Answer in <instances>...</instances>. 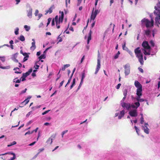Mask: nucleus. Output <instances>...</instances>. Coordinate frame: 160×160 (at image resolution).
Listing matches in <instances>:
<instances>
[{
  "instance_id": "2f4dec72",
  "label": "nucleus",
  "mask_w": 160,
  "mask_h": 160,
  "mask_svg": "<svg viewBox=\"0 0 160 160\" xmlns=\"http://www.w3.org/2000/svg\"><path fill=\"white\" fill-rule=\"evenodd\" d=\"M0 68L2 69H9L10 68V66H8L6 67H2L0 66Z\"/></svg>"
},
{
  "instance_id": "ea45409f",
  "label": "nucleus",
  "mask_w": 160,
  "mask_h": 160,
  "mask_svg": "<svg viewBox=\"0 0 160 160\" xmlns=\"http://www.w3.org/2000/svg\"><path fill=\"white\" fill-rule=\"evenodd\" d=\"M46 58V55L45 54H43L42 55H41L39 57V58L40 60H41L42 59H44L45 58Z\"/></svg>"
},
{
  "instance_id": "20e7f679",
  "label": "nucleus",
  "mask_w": 160,
  "mask_h": 160,
  "mask_svg": "<svg viewBox=\"0 0 160 160\" xmlns=\"http://www.w3.org/2000/svg\"><path fill=\"white\" fill-rule=\"evenodd\" d=\"M134 52L141 65H142L143 64V61L141 50L139 47H138L134 50Z\"/></svg>"
},
{
  "instance_id": "393cba45",
  "label": "nucleus",
  "mask_w": 160,
  "mask_h": 160,
  "mask_svg": "<svg viewBox=\"0 0 160 160\" xmlns=\"http://www.w3.org/2000/svg\"><path fill=\"white\" fill-rule=\"evenodd\" d=\"M91 31L90 30L89 32L88 33V40H87V44H88L89 43V42L91 39Z\"/></svg>"
},
{
  "instance_id": "4468645a",
  "label": "nucleus",
  "mask_w": 160,
  "mask_h": 160,
  "mask_svg": "<svg viewBox=\"0 0 160 160\" xmlns=\"http://www.w3.org/2000/svg\"><path fill=\"white\" fill-rule=\"evenodd\" d=\"M32 46L30 47V49L32 51H34L36 48V46L35 45V41L34 39H32Z\"/></svg>"
},
{
  "instance_id": "5fc2aeb1",
  "label": "nucleus",
  "mask_w": 160,
  "mask_h": 160,
  "mask_svg": "<svg viewBox=\"0 0 160 160\" xmlns=\"http://www.w3.org/2000/svg\"><path fill=\"white\" fill-rule=\"evenodd\" d=\"M68 132V130H65L62 132V138L63 137V135L65 134L66 133Z\"/></svg>"
},
{
  "instance_id": "e2e57ef3",
  "label": "nucleus",
  "mask_w": 160,
  "mask_h": 160,
  "mask_svg": "<svg viewBox=\"0 0 160 160\" xmlns=\"http://www.w3.org/2000/svg\"><path fill=\"white\" fill-rule=\"evenodd\" d=\"M33 122V121L32 120L28 122L27 123L26 125L27 126H28L32 123Z\"/></svg>"
},
{
  "instance_id": "f8f14e48",
  "label": "nucleus",
  "mask_w": 160,
  "mask_h": 160,
  "mask_svg": "<svg viewBox=\"0 0 160 160\" xmlns=\"http://www.w3.org/2000/svg\"><path fill=\"white\" fill-rule=\"evenodd\" d=\"M148 123H145L143 126H142V129L143 130L145 133L147 134L149 133V129L148 128Z\"/></svg>"
},
{
  "instance_id": "c756f323",
  "label": "nucleus",
  "mask_w": 160,
  "mask_h": 160,
  "mask_svg": "<svg viewBox=\"0 0 160 160\" xmlns=\"http://www.w3.org/2000/svg\"><path fill=\"white\" fill-rule=\"evenodd\" d=\"M24 28L27 31H28L30 29V27L27 25H24Z\"/></svg>"
},
{
  "instance_id": "a211bd4d",
  "label": "nucleus",
  "mask_w": 160,
  "mask_h": 160,
  "mask_svg": "<svg viewBox=\"0 0 160 160\" xmlns=\"http://www.w3.org/2000/svg\"><path fill=\"white\" fill-rule=\"evenodd\" d=\"M54 8V5L52 6L49 8L48 10L46 11L45 14H47L48 13H51L52 12V11L53 9Z\"/></svg>"
},
{
  "instance_id": "4d7b16f0",
  "label": "nucleus",
  "mask_w": 160,
  "mask_h": 160,
  "mask_svg": "<svg viewBox=\"0 0 160 160\" xmlns=\"http://www.w3.org/2000/svg\"><path fill=\"white\" fill-rule=\"evenodd\" d=\"M20 52L21 53H22V54H23V55L24 56H28V55L27 54V53H26V52H25V53H23L22 52V51H20Z\"/></svg>"
},
{
  "instance_id": "f03ea898",
  "label": "nucleus",
  "mask_w": 160,
  "mask_h": 160,
  "mask_svg": "<svg viewBox=\"0 0 160 160\" xmlns=\"http://www.w3.org/2000/svg\"><path fill=\"white\" fill-rule=\"evenodd\" d=\"M154 15L155 17V23L158 26L160 24V3H158L155 6Z\"/></svg>"
},
{
  "instance_id": "423d86ee",
  "label": "nucleus",
  "mask_w": 160,
  "mask_h": 160,
  "mask_svg": "<svg viewBox=\"0 0 160 160\" xmlns=\"http://www.w3.org/2000/svg\"><path fill=\"white\" fill-rule=\"evenodd\" d=\"M7 155H13L12 158H10V159H7L6 157H4L2 158L5 160H13L16 158V156L15 154L12 152H8L5 153L0 154V156H4Z\"/></svg>"
},
{
  "instance_id": "5701e85b",
  "label": "nucleus",
  "mask_w": 160,
  "mask_h": 160,
  "mask_svg": "<svg viewBox=\"0 0 160 160\" xmlns=\"http://www.w3.org/2000/svg\"><path fill=\"white\" fill-rule=\"evenodd\" d=\"M53 138L52 137H50L47 141L46 143L47 144L51 145L52 142Z\"/></svg>"
},
{
  "instance_id": "0eeeda50",
  "label": "nucleus",
  "mask_w": 160,
  "mask_h": 160,
  "mask_svg": "<svg viewBox=\"0 0 160 160\" xmlns=\"http://www.w3.org/2000/svg\"><path fill=\"white\" fill-rule=\"evenodd\" d=\"M141 97L136 96L135 98L132 96V101L134 102H138L140 103L139 102H142L144 101L145 100L142 98H140Z\"/></svg>"
},
{
  "instance_id": "412c9836",
  "label": "nucleus",
  "mask_w": 160,
  "mask_h": 160,
  "mask_svg": "<svg viewBox=\"0 0 160 160\" xmlns=\"http://www.w3.org/2000/svg\"><path fill=\"white\" fill-rule=\"evenodd\" d=\"M142 88H138L137 90V96L141 97L142 95Z\"/></svg>"
},
{
  "instance_id": "a19ab883",
  "label": "nucleus",
  "mask_w": 160,
  "mask_h": 160,
  "mask_svg": "<svg viewBox=\"0 0 160 160\" xmlns=\"http://www.w3.org/2000/svg\"><path fill=\"white\" fill-rule=\"evenodd\" d=\"M142 117L140 118V123L141 124H142L144 122V118L142 116V114H141Z\"/></svg>"
},
{
  "instance_id": "9b49d317",
  "label": "nucleus",
  "mask_w": 160,
  "mask_h": 160,
  "mask_svg": "<svg viewBox=\"0 0 160 160\" xmlns=\"http://www.w3.org/2000/svg\"><path fill=\"white\" fill-rule=\"evenodd\" d=\"M124 67L125 69V75H128L130 72V65L128 63L127 64L124 66Z\"/></svg>"
},
{
  "instance_id": "c85d7f7f",
  "label": "nucleus",
  "mask_w": 160,
  "mask_h": 160,
  "mask_svg": "<svg viewBox=\"0 0 160 160\" xmlns=\"http://www.w3.org/2000/svg\"><path fill=\"white\" fill-rule=\"evenodd\" d=\"M70 66V65L69 64H66L64 65V66L62 67L61 70L62 71H64L65 69Z\"/></svg>"
},
{
  "instance_id": "aec40b11",
  "label": "nucleus",
  "mask_w": 160,
  "mask_h": 160,
  "mask_svg": "<svg viewBox=\"0 0 160 160\" xmlns=\"http://www.w3.org/2000/svg\"><path fill=\"white\" fill-rule=\"evenodd\" d=\"M125 114V111L124 110H122L120 111L119 115L118 116V119H120L123 117Z\"/></svg>"
},
{
  "instance_id": "8fccbe9b",
  "label": "nucleus",
  "mask_w": 160,
  "mask_h": 160,
  "mask_svg": "<svg viewBox=\"0 0 160 160\" xmlns=\"http://www.w3.org/2000/svg\"><path fill=\"white\" fill-rule=\"evenodd\" d=\"M127 51L129 53L131 56L132 57H133V53L131 51L128 49V50H127Z\"/></svg>"
},
{
  "instance_id": "58836bf2",
  "label": "nucleus",
  "mask_w": 160,
  "mask_h": 160,
  "mask_svg": "<svg viewBox=\"0 0 160 160\" xmlns=\"http://www.w3.org/2000/svg\"><path fill=\"white\" fill-rule=\"evenodd\" d=\"M94 8H93L92 12H94L97 15L98 13H99L100 12V11L98 9H95L94 11Z\"/></svg>"
},
{
  "instance_id": "cd10ccee",
  "label": "nucleus",
  "mask_w": 160,
  "mask_h": 160,
  "mask_svg": "<svg viewBox=\"0 0 160 160\" xmlns=\"http://www.w3.org/2000/svg\"><path fill=\"white\" fill-rule=\"evenodd\" d=\"M151 33V31L149 29H148L145 31V34L147 36H149Z\"/></svg>"
},
{
  "instance_id": "79ce46f5",
  "label": "nucleus",
  "mask_w": 160,
  "mask_h": 160,
  "mask_svg": "<svg viewBox=\"0 0 160 160\" xmlns=\"http://www.w3.org/2000/svg\"><path fill=\"white\" fill-rule=\"evenodd\" d=\"M57 39L58 40V42H57V44H58L59 42H61L62 41V39L61 37H60V35H59L58 36L57 38Z\"/></svg>"
},
{
  "instance_id": "49530a36",
  "label": "nucleus",
  "mask_w": 160,
  "mask_h": 160,
  "mask_svg": "<svg viewBox=\"0 0 160 160\" xmlns=\"http://www.w3.org/2000/svg\"><path fill=\"white\" fill-rule=\"evenodd\" d=\"M19 70V68H14L13 69V70H14V71H15V72L16 73H20V72H18V71H17V70Z\"/></svg>"
},
{
  "instance_id": "09e8293b",
  "label": "nucleus",
  "mask_w": 160,
  "mask_h": 160,
  "mask_svg": "<svg viewBox=\"0 0 160 160\" xmlns=\"http://www.w3.org/2000/svg\"><path fill=\"white\" fill-rule=\"evenodd\" d=\"M83 81H81L80 83L79 86H78V88L77 91L81 87V86L82 85V84L83 83Z\"/></svg>"
},
{
  "instance_id": "052dcab7",
  "label": "nucleus",
  "mask_w": 160,
  "mask_h": 160,
  "mask_svg": "<svg viewBox=\"0 0 160 160\" xmlns=\"http://www.w3.org/2000/svg\"><path fill=\"white\" fill-rule=\"evenodd\" d=\"M27 90V89L26 88H25L24 90L22 91L20 93V94H22L23 93H25L26 91Z\"/></svg>"
},
{
  "instance_id": "69168bd1",
  "label": "nucleus",
  "mask_w": 160,
  "mask_h": 160,
  "mask_svg": "<svg viewBox=\"0 0 160 160\" xmlns=\"http://www.w3.org/2000/svg\"><path fill=\"white\" fill-rule=\"evenodd\" d=\"M55 18H54V19H53L52 20V26H53L54 25H55Z\"/></svg>"
},
{
  "instance_id": "4c0bfd02",
  "label": "nucleus",
  "mask_w": 160,
  "mask_h": 160,
  "mask_svg": "<svg viewBox=\"0 0 160 160\" xmlns=\"http://www.w3.org/2000/svg\"><path fill=\"white\" fill-rule=\"evenodd\" d=\"M21 81V79H15L13 80V82H15L16 83H20Z\"/></svg>"
},
{
  "instance_id": "b1692460",
  "label": "nucleus",
  "mask_w": 160,
  "mask_h": 160,
  "mask_svg": "<svg viewBox=\"0 0 160 160\" xmlns=\"http://www.w3.org/2000/svg\"><path fill=\"white\" fill-rule=\"evenodd\" d=\"M86 76L85 70H83L82 73L81 81H83L84 79Z\"/></svg>"
},
{
  "instance_id": "f257e3e1",
  "label": "nucleus",
  "mask_w": 160,
  "mask_h": 160,
  "mask_svg": "<svg viewBox=\"0 0 160 160\" xmlns=\"http://www.w3.org/2000/svg\"><path fill=\"white\" fill-rule=\"evenodd\" d=\"M142 46L143 48H142V50L143 52L146 55H150L153 56L155 55L157 52V49L155 48V50L153 51L149 45L148 42L145 41L143 42Z\"/></svg>"
},
{
  "instance_id": "c03bdc74",
  "label": "nucleus",
  "mask_w": 160,
  "mask_h": 160,
  "mask_svg": "<svg viewBox=\"0 0 160 160\" xmlns=\"http://www.w3.org/2000/svg\"><path fill=\"white\" fill-rule=\"evenodd\" d=\"M0 59L2 62H4L5 60V57L4 56H0Z\"/></svg>"
},
{
  "instance_id": "bb28decb",
  "label": "nucleus",
  "mask_w": 160,
  "mask_h": 160,
  "mask_svg": "<svg viewBox=\"0 0 160 160\" xmlns=\"http://www.w3.org/2000/svg\"><path fill=\"white\" fill-rule=\"evenodd\" d=\"M122 48L123 50L127 51L128 50V48L126 46V41H124L123 42L122 44Z\"/></svg>"
},
{
  "instance_id": "39448f33",
  "label": "nucleus",
  "mask_w": 160,
  "mask_h": 160,
  "mask_svg": "<svg viewBox=\"0 0 160 160\" xmlns=\"http://www.w3.org/2000/svg\"><path fill=\"white\" fill-rule=\"evenodd\" d=\"M153 15L151 14L150 15L151 18V21H149L147 19L144 18L141 20V22L142 24L145 25L147 28L151 27L153 26L154 21L152 17Z\"/></svg>"
},
{
  "instance_id": "6e6552de",
  "label": "nucleus",
  "mask_w": 160,
  "mask_h": 160,
  "mask_svg": "<svg viewBox=\"0 0 160 160\" xmlns=\"http://www.w3.org/2000/svg\"><path fill=\"white\" fill-rule=\"evenodd\" d=\"M133 109L131 110L129 112V114L131 117H136L138 115L137 109L138 108H133Z\"/></svg>"
},
{
  "instance_id": "6e6d98bb",
  "label": "nucleus",
  "mask_w": 160,
  "mask_h": 160,
  "mask_svg": "<svg viewBox=\"0 0 160 160\" xmlns=\"http://www.w3.org/2000/svg\"><path fill=\"white\" fill-rule=\"evenodd\" d=\"M50 111V110H48L46 111L45 112H44L42 113V115H44L48 113Z\"/></svg>"
},
{
  "instance_id": "4be33fe9",
  "label": "nucleus",
  "mask_w": 160,
  "mask_h": 160,
  "mask_svg": "<svg viewBox=\"0 0 160 160\" xmlns=\"http://www.w3.org/2000/svg\"><path fill=\"white\" fill-rule=\"evenodd\" d=\"M97 15L96 14L92 11L90 17L91 20L94 21L96 18Z\"/></svg>"
},
{
  "instance_id": "a878e982",
  "label": "nucleus",
  "mask_w": 160,
  "mask_h": 160,
  "mask_svg": "<svg viewBox=\"0 0 160 160\" xmlns=\"http://www.w3.org/2000/svg\"><path fill=\"white\" fill-rule=\"evenodd\" d=\"M55 22H56V23L57 28L58 29L59 28H60V26L59 25H58V24H59V23H58V16H56L55 17Z\"/></svg>"
},
{
  "instance_id": "bf43d9fd",
  "label": "nucleus",
  "mask_w": 160,
  "mask_h": 160,
  "mask_svg": "<svg viewBox=\"0 0 160 160\" xmlns=\"http://www.w3.org/2000/svg\"><path fill=\"white\" fill-rule=\"evenodd\" d=\"M38 12H39V11L38 10H36L35 13H34L35 15L36 16H38Z\"/></svg>"
},
{
  "instance_id": "72a5a7b5",
  "label": "nucleus",
  "mask_w": 160,
  "mask_h": 160,
  "mask_svg": "<svg viewBox=\"0 0 160 160\" xmlns=\"http://www.w3.org/2000/svg\"><path fill=\"white\" fill-rule=\"evenodd\" d=\"M157 30L156 29H153L152 31V35L153 37H154L156 33Z\"/></svg>"
},
{
  "instance_id": "473e14b6",
  "label": "nucleus",
  "mask_w": 160,
  "mask_h": 160,
  "mask_svg": "<svg viewBox=\"0 0 160 160\" xmlns=\"http://www.w3.org/2000/svg\"><path fill=\"white\" fill-rule=\"evenodd\" d=\"M75 79L74 78L73 80V82L72 83V84L71 86L70 87V89H72L73 86L75 85Z\"/></svg>"
},
{
  "instance_id": "1a4fd4ad",
  "label": "nucleus",
  "mask_w": 160,
  "mask_h": 160,
  "mask_svg": "<svg viewBox=\"0 0 160 160\" xmlns=\"http://www.w3.org/2000/svg\"><path fill=\"white\" fill-rule=\"evenodd\" d=\"M100 55L99 53L98 55V58L97 59V68L96 70V71L95 72V74H96L98 72L99 69L100 68L101 65H100V57L99 56Z\"/></svg>"
},
{
  "instance_id": "37998d69",
  "label": "nucleus",
  "mask_w": 160,
  "mask_h": 160,
  "mask_svg": "<svg viewBox=\"0 0 160 160\" xmlns=\"http://www.w3.org/2000/svg\"><path fill=\"white\" fill-rule=\"evenodd\" d=\"M150 43L152 47H154L155 46V43L153 40H151L150 41Z\"/></svg>"
},
{
  "instance_id": "3c124183",
  "label": "nucleus",
  "mask_w": 160,
  "mask_h": 160,
  "mask_svg": "<svg viewBox=\"0 0 160 160\" xmlns=\"http://www.w3.org/2000/svg\"><path fill=\"white\" fill-rule=\"evenodd\" d=\"M16 142L15 141H13L12 142L11 144L8 145V147H9L12 145H15L16 144Z\"/></svg>"
},
{
  "instance_id": "9d476101",
  "label": "nucleus",
  "mask_w": 160,
  "mask_h": 160,
  "mask_svg": "<svg viewBox=\"0 0 160 160\" xmlns=\"http://www.w3.org/2000/svg\"><path fill=\"white\" fill-rule=\"evenodd\" d=\"M100 55L99 53L98 55V58L97 59V68L96 70V71L95 72V74H96L98 72L99 69L100 68L101 65H100V57L99 56Z\"/></svg>"
},
{
  "instance_id": "13d9d810",
  "label": "nucleus",
  "mask_w": 160,
  "mask_h": 160,
  "mask_svg": "<svg viewBox=\"0 0 160 160\" xmlns=\"http://www.w3.org/2000/svg\"><path fill=\"white\" fill-rule=\"evenodd\" d=\"M38 20L42 16V14H41V13H39L38 14Z\"/></svg>"
},
{
  "instance_id": "774afa93",
  "label": "nucleus",
  "mask_w": 160,
  "mask_h": 160,
  "mask_svg": "<svg viewBox=\"0 0 160 160\" xmlns=\"http://www.w3.org/2000/svg\"><path fill=\"white\" fill-rule=\"evenodd\" d=\"M43 25V24L42 22H41L38 26V27L39 28H41L42 27Z\"/></svg>"
},
{
  "instance_id": "338daca9",
  "label": "nucleus",
  "mask_w": 160,
  "mask_h": 160,
  "mask_svg": "<svg viewBox=\"0 0 160 160\" xmlns=\"http://www.w3.org/2000/svg\"><path fill=\"white\" fill-rule=\"evenodd\" d=\"M82 0H78V3H77V5L78 6H79L80 3L81 2Z\"/></svg>"
},
{
  "instance_id": "f3484780",
  "label": "nucleus",
  "mask_w": 160,
  "mask_h": 160,
  "mask_svg": "<svg viewBox=\"0 0 160 160\" xmlns=\"http://www.w3.org/2000/svg\"><path fill=\"white\" fill-rule=\"evenodd\" d=\"M134 85L137 89L142 88V86L140 83L137 81H135L134 82Z\"/></svg>"
},
{
  "instance_id": "2eb2a0df",
  "label": "nucleus",
  "mask_w": 160,
  "mask_h": 160,
  "mask_svg": "<svg viewBox=\"0 0 160 160\" xmlns=\"http://www.w3.org/2000/svg\"><path fill=\"white\" fill-rule=\"evenodd\" d=\"M64 17V13L63 12H61V15L59 16V18H58V23H62V22Z\"/></svg>"
},
{
  "instance_id": "c9c22d12",
  "label": "nucleus",
  "mask_w": 160,
  "mask_h": 160,
  "mask_svg": "<svg viewBox=\"0 0 160 160\" xmlns=\"http://www.w3.org/2000/svg\"><path fill=\"white\" fill-rule=\"evenodd\" d=\"M72 76H73V73H72L71 76H70V78H69V79L68 80V82L67 84L66 85V86H65V87H66V86L67 85H68V84H69V83H70Z\"/></svg>"
},
{
  "instance_id": "dca6fc26",
  "label": "nucleus",
  "mask_w": 160,
  "mask_h": 160,
  "mask_svg": "<svg viewBox=\"0 0 160 160\" xmlns=\"http://www.w3.org/2000/svg\"><path fill=\"white\" fill-rule=\"evenodd\" d=\"M18 53H15L12 55L11 58L12 60L14 62H18V61L16 58L18 56Z\"/></svg>"
},
{
  "instance_id": "e433bc0d",
  "label": "nucleus",
  "mask_w": 160,
  "mask_h": 160,
  "mask_svg": "<svg viewBox=\"0 0 160 160\" xmlns=\"http://www.w3.org/2000/svg\"><path fill=\"white\" fill-rule=\"evenodd\" d=\"M120 52L119 51H118V53L115 55L114 57V59H116L118 58L119 56L120 55Z\"/></svg>"
},
{
  "instance_id": "7ed1b4c3",
  "label": "nucleus",
  "mask_w": 160,
  "mask_h": 160,
  "mask_svg": "<svg viewBox=\"0 0 160 160\" xmlns=\"http://www.w3.org/2000/svg\"><path fill=\"white\" fill-rule=\"evenodd\" d=\"M122 106L127 110H129L132 108H138L139 107L140 104L138 102H134L130 104L128 103L122 102Z\"/></svg>"
},
{
  "instance_id": "7c9ffc66",
  "label": "nucleus",
  "mask_w": 160,
  "mask_h": 160,
  "mask_svg": "<svg viewBox=\"0 0 160 160\" xmlns=\"http://www.w3.org/2000/svg\"><path fill=\"white\" fill-rule=\"evenodd\" d=\"M19 39L22 42L24 41L25 40L24 36L22 35L20 36Z\"/></svg>"
},
{
  "instance_id": "0e129e2a",
  "label": "nucleus",
  "mask_w": 160,
  "mask_h": 160,
  "mask_svg": "<svg viewBox=\"0 0 160 160\" xmlns=\"http://www.w3.org/2000/svg\"><path fill=\"white\" fill-rule=\"evenodd\" d=\"M121 85V84L119 83L118 84V85L116 86V88L117 89H119Z\"/></svg>"
},
{
  "instance_id": "6ab92c4d",
  "label": "nucleus",
  "mask_w": 160,
  "mask_h": 160,
  "mask_svg": "<svg viewBox=\"0 0 160 160\" xmlns=\"http://www.w3.org/2000/svg\"><path fill=\"white\" fill-rule=\"evenodd\" d=\"M32 97L31 96H28L27 99L21 103V104L24 103V105H26L29 102V100Z\"/></svg>"
},
{
  "instance_id": "864d4df0",
  "label": "nucleus",
  "mask_w": 160,
  "mask_h": 160,
  "mask_svg": "<svg viewBox=\"0 0 160 160\" xmlns=\"http://www.w3.org/2000/svg\"><path fill=\"white\" fill-rule=\"evenodd\" d=\"M51 19H52L51 18H49L48 19V21L47 23V26L50 24V23L51 21Z\"/></svg>"
},
{
  "instance_id": "ddd939ff",
  "label": "nucleus",
  "mask_w": 160,
  "mask_h": 160,
  "mask_svg": "<svg viewBox=\"0 0 160 160\" xmlns=\"http://www.w3.org/2000/svg\"><path fill=\"white\" fill-rule=\"evenodd\" d=\"M32 9L31 8L27 10V16L29 18H32Z\"/></svg>"
},
{
  "instance_id": "603ef678",
  "label": "nucleus",
  "mask_w": 160,
  "mask_h": 160,
  "mask_svg": "<svg viewBox=\"0 0 160 160\" xmlns=\"http://www.w3.org/2000/svg\"><path fill=\"white\" fill-rule=\"evenodd\" d=\"M28 57L29 56H25L24 58L23 62H25L28 59Z\"/></svg>"
},
{
  "instance_id": "a18cd8bd",
  "label": "nucleus",
  "mask_w": 160,
  "mask_h": 160,
  "mask_svg": "<svg viewBox=\"0 0 160 160\" xmlns=\"http://www.w3.org/2000/svg\"><path fill=\"white\" fill-rule=\"evenodd\" d=\"M30 74L28 73V72H27L26 73L23 74V77H24V78H26V77H27Z\"/></svg>"
},
{
  "instance_id": "f704fd0d",
  "label": "nucleus",
  "mask_w": 160,
  "mask_h": 160,
  "mask_svg": "<svg viewBox=\"0 0 160 160\" xmlns=\"http://www.w3.org/2000/svg\"><path fill=\"white\" fill-rule=\"evenodd\" d=\"M19 29L18 28H16L15 29V31H14V33H15V35H18L19 33V32H18V31H19Z\"/></svg>"
},
{
  "instance_id": "de8ad7c7",
  "label": "nucleus",
  "mask_w": 160,
  "mask_h": 160,
  "mask_svg": "<svg viewBox=\"0 0 160 160\" xmlns=\"http://www.w3.org/2000/svg\"><path fill=\"white\" fill-rule=\"evenodd\" d=\"M134 128L136 131L137 133L139 135V129L136 126H134Z\"/></svg>"
},
{
  "instance_id": "680f3d73",
  "label": "nucleus",
  "mask_w": 160,
  "mask_h": 160,
  "mask_svg": "<svg viewBox=\"0 0 160 160\" xmlns=\"http://www.w3.org/2000/svg\"><path fill=\"white\" fill-rule=\"evenodd\" d=\"M127 95V90H125L123 92V95L124 96H126Z\"/></svg>"
}]
</instances>
